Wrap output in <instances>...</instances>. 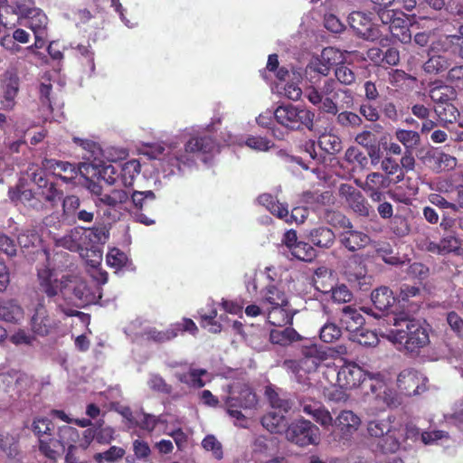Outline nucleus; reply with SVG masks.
<instances>
[{
	"mask_svg": "<svg viewBox=\"0 0 463 463\" xmlns=\"http://www.w3.org/2000/svg\"><path fill=\"white\" fill-rule=\"evenodd\" d=\"M390 326L380 335L390 342L400 345L408 353H418L430 343L429 334L423 323L404 314L387 316L379 326Z\"/></svg>",
	"mask_w": 463,
	"mask_h": 463,
	"instance_id": "obj_1",
	"label": "nucleus"
},
{
	"mask_svg": "<svg viewBox=\"0 0 463 463\" xmlns=\"http://www.w3.org/2000/svg\"><path fill=\"white\" fill-rule=\"evenodd\" d=\"M216 146L215 140L208 135L193 136L184 144V149L172 151L167 156V164L174 168L170 170L175 174V168L180 172L182 165L190 166L195 163L199 155L211 154Z\"/></svg>",
	"mask_w": 463,
	"mask_h": 463,
	"instance_id": "obj_2",
	"label": "nucleus"
},
{
	"mask_svg": "<svg viewBox=\"0 0 463 463\" xmlns=\"http://www.w3.org/2000/svg\"><path fill=\"white\" fill-rule=\"evenodd\" d=\"M324 377L340 389L352 390L360 386L366 377L373 379L374 373H367L353 362H347L341 367L327 366Z\"/></svg>",
	"mask_w": 463,
	"mask_h": 463,
	"instance_id": "obj_3",
	"label": "nucleus"
},
{
	"mask_svg": "<svg viewBox=\"0 0 463 463\" xmlns=\"http://www.w3.org/2000/svg\"><path fill=\"white\" fill-rule=\"evenodd\" d=\"M156 211V194L153 191L131 192L128 212L134 213L138 222L145 225L154 224L155 220L146 213L153 215Z\"/></svg>",
	"mask_w": 463,
	"mask_h": 463,
	"instance_id": "obj_4",
	"label": "nucleus"
},
{
	"mask_svg": "<svg viewBox=\"0 0 463 463\" xmlns=\"http://www.w3.org/2000/svg\"><path fill=\"white\" fill-rule=\"evenodd\" d=\"M378 16L383 24L389 25L388 29L393 38L403 43L411 42V34L403 12L399 10L378 11Z\"/></svg>",
	"mask_w": 463,
	"mask_h": 463,
	"instance_id": "obj_5",
	"label": "nucleus"
},
{
	"mask_svg": "<svg viewBox=\"0 0 463 463\" xmlns=\"http://www.w3.org/2000/svg\"><path fill=\"white\" fill-rule=\"evenodd\" d=\"M329 222H333L334 225L338 223L344 228H349L342 233L341 238L343 245L349 250L354 251L369 244L370 237L362 232L351 230L352 226L349 220L341 213H334Z\"/></svg>",
	"mask_w": 463,
	"mask_h": 463,
	"instance_id": "obj_6",
	"label": "nucleus"
},
{
	"mask_svg": "<svg viewBox=\"0 0 463 463\" xmlns=\"http://www.w3.org/2000/svg\"><path fill=\"white\" fill-rule=\"evenodd\" d=\"M61 321L49 315V312L43 302H39L31 318L32 331L41 336H46L58 331Z\"/></svg>",
	"mask_w": 463,
	"mask_h": 463,
	"instance_id": "obj_7",
	"label": "nucleus"
},
{
	"mask_svg": "<svg viewBox=\"0 0 463 463\" xmlns=\"http://www.w3.org/2000/svg\"><path fill=\"white\" fill-rule=\"evenodd\" d=\"M372 380L373 383H371L370 390L374 395L376 405L380 410L397 407L400 404L398 393L383 380L380 373H374Z\"/></svg>",
	"mask_w": 463,
	"mask_h": 463,
	"instance_id": "obj_8",
	"label": "nucleus"
},
{
	"mask_svg": "<svg viewBox=\"0 0 463 463\" xmlns=\"http://www.w3.org/2000/svg\"><path fill=\"white\" fill-rule=\"evenodd\" d=\"M79 439V432L77 429L63 425L59 427L57 431V438L52 437L51 446L48 447V455L46 458L50 459H56L60 451H63L65 447H68V451H71L75 449L74 442Z\"/></svg>",
	"mask_w": 463,
	"mask_h": 463,
	"instance_id": "obj_9",
	"label": "nucleus"
},
{
	"mask_svg": "<svg viewBox=\"0 0 463 463\" xmlns=\"http://www.w3.org/2000/svg\"><path fill=\"white\" fill-rule=\"evenodd\" d=\"M343 60L342 53L333 47L325 48L321 54L313 57L307 66L306 72H317L320 75L326 76L333 66L338 64Z\"/></svg>",
	"mask_w": 463,
	"mask_h": 463,
	"instance_id": "obj_10",
	"label": "nucleus"
},
{
	"mask_svg": "<svg viewBox=\"0 0 463 463\" xmlns=\"http://www.w3.org/2000/svg\"><path fill=\"white\" fill-rule=\"evenodd\" d=\"M291 442L299 447L317 445L320 440L318 428L309 420H300L297 421L291 431Z\"/></svg>",
	"mask_w": 463,
	"mask_h": 463,
	"instance_id": "obj_11",
	"label": "nucleus"
},
{
	"mask_svg": "<svg viewBox=\"0 0 463 463\" xmlns=\"http://www.w3.org/2000/svg\"><path fill=\"white\" fill-rule=\"evenodd\" d=\"M37 280L39 290L48 298H54L61 295L63 287V277L59 279L54 269L43 267L37 269Z\"/></svg>",
	"mask_w": 463,
	"mask_h": 463,
	"instance_id": "obj_12",
	"label": "nucleus"
},
{
	"mask_svg": "<svg viewBox=\"0 0 463 463\" xmlns=\"http://www.w3.org/2000/svg\"><path fill=\"white\" fill-rule=\"evenodd\" d=\"M55 425L47 417H35L33 420L31 430L39 440V450L45 457L48 455V447L54 435Z\"/></svg>",
	"mask_w": 463,
	"mask_h": 463,
	"instance_id": "obj_13",
	"label": "nucleus"
},
{
	"mask_svg": "<svg viewBox=\"0 0 463 463\" xmlns=\"http://www.w3.org/2000/svg\"><path fill=\"white\" fill-rule=\"evenodd\" d=\"M89 288L83 279L74 276H63L61 297L70 302L88 301Z\"/></svg>",
	"mask_w": 463,
	"mask_h": 463,
	"instance_id": "obj_14",
	"label": "nucleus"
},
{
	"mask_svg": "<svg viewBox=\"0 0 463 463\" xmlns=\"http://www.w3.org/2000/svg\"><path fill=\"white\" fill-rule=\"evenodd\" d=\"M425 378L413 369L402 371L397 378V386L406 395H416L424 391Z\"/></svg>",
	"mask_w": 463,
	"mask_h": 463,
	"instance_id": "obj_15",
	"label": "nucleus"
},
{
	"mask_svg": "<svg viewBox=\"0 0 463 463\" xmlns=\"http://www.w3.org/2000/svg\"><path fill=\"white\" fill-rule=\"evenodd\" d=\"M348 19L350 26L364 40L373 42L380 38L379 29L371 24L370 17L364 13L353 12Z\"/></svg>",
	"mask_w": 463,
	"mask_h": 463,
	"instance_id": "obj_16",
	"label": "nucleus"
},
{
	"mask_svg": "<svg viewBox=\"0 0 463 463\" xmlns=\"http://www.w3.org/2000/svg\"><path fill=\"white\" fill-rule=\"evenodd\" d=\"M288 413V411L285 413L279 410H272L262 417L261 424L271 434H285L288 438L289 431V418Z\"/></svg>",
	"mask_w": 463,
	"mask_h": 463,
	"instance_id": "obj_17",
	"label": "nucleus"
},
{
	"mask_svg": "<svg viewBox=\"0 0 463 463\" xmlns=\"http://www.w3.org/2000/svg\"><path fill=\"white\" fill-rule=\"evenodd\" d=\"M372 301L381 314L373 312L371 308H364L363 310L375 318L382 319L384 317L383 312L394 304L395 298L389 288L380 287L372 292Z\"/></svg>",
	"mask_w": 463,
	"mask_h": 463,
	"instance_id": "obj_18",
	"label": "nucleus"
},
{
	"mask_svg": "<svg viewBox=\"0 0 463 463\" xmlns=\"http://www.w3.org/2000/svg\"><path fill=\"white\" fill-rule=\"evenodd\" d=\"M32 12H35L33 0H8L1 5L0 18H6L9 14H14L17 20L25 19Z\"/></svg>",
	"mask_w": 463,
	"mask_h": 463,
	"instance_id": "obj_19",
	"label": "nucleus"
},
{
	"mask_svg": "<svg viewBox=\"0 0 463 463\" xmlns=\"http://www.w3.org/2000/svg\"><path fill=\"white\" fill-rule=\"evenodd\" d=\"M303 359L301 361V368L305 372L314 371L318 364L327 358L326 351L317 345H305L302 348Z\"/></svg>",
	"mask_w": 463,
	"mask_h": 463,
	"instance_id": "obj_20",
	"label": "nucleus"
},
{
	"mask_svg": "<svg viewBox=\"0 0 463 463\" xmlns=\"http://www.w3.org/2000/svg\"><path fill=\"white\" fill-rule=\"evenodd\" d=\"M432 51L451 52L463 59V25L459 27L458 33L446 35L438 42L433 43Z\"/></svg>",
	"mask_w": 463,
	"mask_h": 463,
	"instance_id": "obj_21",
	"label": "nucleus"
},
{
	"mask_svg": "<svg viewBox=\"0 0 463 463\" xmlns=\"http://www.w3.org/2000/svg\"><path fill=\"white\" fill-rule=\"evenodd\" d=\"M131 192V190L127 188H114L109 193H106L103 198H100V202L102 203L101 206H108L114 210H124L128 212Z\"/></svg>",
	"mask_w": 463,
	"mask_h": 463,
	"instance_id": "obj_22",
	"label": "nucleus"
},
{
	"mask_svg": "<svg viewBox=\"0 0 463 463\" xmlns=\"http://www.w3.org/2000/svg\"><path fill=\"white\" fill-rule=\"evenodd\" d=\"M307 99L321 111L335 115L338 112L336 103L332 98L322 95L316 88H308L306 94Z\"/></svg>",
	"mask_w": 463,
	"mask_h": 463,
	"instance_id": "obj_23",
	"label": "nucleus"
},
{
	"mask_svg": "<svg viewBox=\"0 0 463 463\" xmlns=\"http://www.w3.org/2000/svg\"><path fill=\"white\" fill-rule=\"evenodd\" d=\"M340 321L342 326L351 334V336H353L356 331L362 328L364 318L356 308L347 306L342 309Z\"/></svg>",
	"mask_w": 463,
	"mask_h": 463,
	"instance_id": "obj_24",
	"label": "nucleus"
},
{
	"mask_svg": "<svg viewBox=\"0 0 463 463\" xmlns=\"http://www.w3.org/2000/svg\"><path fill=\"white\" fill-rule=\"evenodd\" d=\"M25 20V25L33 32L35 39H43L45 36L48 18L42 10L35 7V12H32Z\"/></svg>",
	"mask_w": 463,
	"mask_h": 463,
	"instance_id": "obj_25",
	"label": "nucleus"
},
{
	"mask_svg": "<svg viewBox=\"0 0 463 463\" xmlns=\"http://www.w3.org/2000/svg\"><path fill=\"white\" fill-rule=\"evenodd\" d=\"M207 373L205 369H195L189 366L188 372H176L175 378L182 383L188 385L194 389H201L205 385L204 381L202 379Z\"/></svg>",
	"mask_w": 463,
	"mask_h": 463,
	"instance_id": "obj_26",
	"label": "nucleus"
},
{
	"mask_svg": "<svg viewBox=\"0 0 463 463\" xmlns=\"http://www.w3.org/2000/svg\"><path fill=\"white\" fill-rule=\"evenodd\" d=\"M141 165L137 160H129L126 162L119 172V183L127 189L133 191V184L136 178L139 175Z\"/></svg>",
	"mask_w": 463,
	"mask_h": 463,
	"instance_id": "obj_27",
	"label": "nucleus"
},
{
	"mask_svg": "<svg viewBox=\"0 0 463 463\" xmlns=\"http://www.w3.org/2000/svg\"><path fill=\"white\" fill-rule=\"evenodd\" d=\"M47 166L52 168L57 176L66 183H69L76 178L78 170L75 165L65 161L49 160Z\"/></svg>",
	"mask_w": 463,
	"mask_h": 463,
	"instance_id": "obj_28",
	"label": "nucleus"
},
{
	"mask_svg": "<svg viewBox=\"0 0 463 463\" xmlns=\"http://www.w3.org/2000/svg\"><path fill=\"white\" fill-rule=\"evenodd\" d=\"M264 395L267 398L272 410L288 412L289 409V402L281 397L280 389L273 384L265 387Z\"/></svg>",
	"mask_w": 463,
	"mask_h": 463,
	"instance_id": "obj_29",
	"label": "nucleus"
},
{
	"mask_svg": "<svg viewBox=\"0 0 463 463\" xmlns=\"http://www.w3.org/2000/svg\"><path fill=\"white\" fill-rule=\"evenodd\" d=\"M291 255L303 261H311L315 250L306 242L297 241L296 232L291 230Z\"/></svg>",
	"mask_w": 463,
	"mask_h": 463,
	"instance_id": "obj_30",
	"label": "nucleus"
},
{
	"mask_svg": "<svg viewBox=\"0 0 463 463\" xmlns=\"http://www.w3.org/2000/svg\"><path fill=\"white\" fill-rule=\"evenodd\" d=\"M260 204L265 206L273 215L284 219L288 217V207L282 203H279L276 199L269 194H263L258 197ZM286 222H288V219H285Z\"/></svg>",
	"mask_w": 463,
	"mask_h": 463,
	"instance_id": "obj_31",
	"label": "nucleus"
},
{
	"mask_svg": "<svg viewBox=\"0 0 463 463\" xmlns=\"http://www.w3.org/2000/svg\"><path fill=\"white\" fill-rule=\"evenodd\" d=\"M267 291L268 294L266 298L271 305H273L272 311H270L269 315V319L271 324L276 325V322L271 320L272 316L282 312L281 307L287 306L288 299L284 292L279 290L275 286L268 288Z\"/></svg>",
	"mask_w": 463,
	"mask_h": 463,
	"instance_id": "obj_32",
	"label": "nucleus"
},
{
	"mask_svg": "<svg viewBox=\"0 0 463 463\" xmlns=\"http://www.w3.org/2000/svg\"><path fill=\"white\" fill-rule=\"evenodd\" d=\"M23 308L14 300L0 304V320L17 323L23 317Z\"/></svg>",
	"mask_w": 463,
	"mask_h": 463,
	"instance_id": "obj_33",
	"label": "nucleus"
},
{
	"mask_svg": "<svg viewBox=\"0 0 463 463\" xmlns=\"http://www.w3.org/2000/svg\"><path fill=\"white\" fill-rule=\"evenodd\" d=\"M429 95L431 100L437 105L446 104L456 99L455 90L448 85L430 87Z\"/></svg>",
	"mask_w": 463,
	"mask_h": 463,
	"instance_id": "obj_34",
	"label": "nucleus"
},
{
	"mask_svg": "<svg viewBox=\"0 0 463 463\" xmlns=\"http://www.w3.org/2000/svg\"><path fill=\"white\" fill-rule=\"evenodd\" d=\"M72 141L84 150L82 158L87 161L97 160L101 153L100 146L93 140L73 137Z\"/></svg>",
	"mask_w": 463,
	"mask_h": 463,
	"instance_id": "obj_35",
	"label": "nucleus"
},
{
	"mask_svg": "<svg viewBox=\"0 0 463 463\" xmlns=\"http://www.w3.org/2000/svg\"><path fill=\"white\" fill-rule=\"evenodd\" d=\"M342 431L353 433L361 424L360 418L352 411H343L335 421Z\"/></svg>",
	"mask_w": 463,
	"mask_h": 463,
	"instance_id": "obj_36",
	"label": "nucleus"
},
{
	"mask_svg": "<svg viewBox=\"0 0 463 463\" xmlns=\"http://www.w3.org/2000/svg\"><path fill=\"white\" fill-rule=\"evenodd\" d=\"M394 137L405 150H413L420 144V136L417 131L397 128Z\"/></svg>",
	"mask_w": 463,
	"mask_h": 463,
	"instance_id": "obj_37",
	"label": "nucleus"
},
{
	"mask_svg": "<svg viewBox=\"0 0 463 463\" xmlns=\"http://www.w3.org/2000/svg\"><path fill=\"white\" fill-rule=\"evenodd\" d=\"M434 110L443 125L452 124L459 117L458 109L451 101L446 104L436 105Z\"/></svg>",
	"mask_w": 463,
	"mask_h": 463,
	"instance_id": "obj_38",
	"label": "nucleus"
},
{
	"mask_svg": "<svg viewBox=\"0 0 463 463\" xmlns=\"http://www.w3.org/2000/svg\"><path fill=\"white\" fill-rule=\"evenodd\" d=\"M310 241L316 246L328 248L335 241V234L329 228L319 227L310 232Z\"/></svg>",
	"mask_w": 463,
	"mask_h": 463,
	"instance_id": "obj_39",
	"label": "nucleus"
},
{
	"mask_svg": "<svg viewBox=\"0 0 463 463\" xmlns=\"http://www.w3.org/2000/svg\"><path fill=\"white\" fill-rule=\"evenodd\" d=\"M390 185L388 176L379 173L372 172L366 175L364 180V191H374L377 189H386Z\"/></svg>",
	"mask_w": 463,
	"mask_h": 463,
	"instance_id": "obj_40",
	"label": "nucleus"
},
{
	"mask_svg": "<svg viewBox=\"0 0 463 463\" xmlns=\"http://www.w3.org/2000/svg\"><path fill=\"white\" fill-rule=\"evenodd\" d=\"M146 335L148 340L158 344L169 342L177 337L173 324L165 330H158L155 327L149 328L146 331Z\"/></svg>",
	"mask_w": 463,
	"mask_h": 463,
	"instance_id": "obj_41",
	"label": "nucleus"
},
{
	"mask_svg": "<svg viewBox=\"0 0 463 463\" xmlns=\"http://www.w3.org/2000/svg\"><path fill=\"white\" fill-rule=\"evenodd\" d=\"M237 401V405L242 409H253L258 404V398L254 391L244 385L241 388L239 395L237 397H233Z\"/></svg>",
	"mask_w": 463,
	"mask_h": 463,
	"instance_id": "obj_42",
	"label": "nucleus"
},
{
	"mask_svg": "<svg viewBox=\"0 0 463 463\" xmlns=\"http://www.w3.org/2000/svg\"><path fill=\"white\" fill-rule=\"evenodd\" d=\"M27 175L37 185L39 190L46 188L52 183L47 179L45 169L36 165H32L28 167Z\"/></svg>",
	"mask_w": 463,
	"mask_h": 463,
	"instance_id": "obj_43",
	"label": "nucleus"
},
{
	"mask_svg": "<svg viewBox=\"0 0 463 463\" xmlns=\"http://www.w3.org/2000/svg\"><path fill=\"white\" fill-rule=\"evenodd\" d=\"M126 454V451L123 448L111 446L108 450L104 452L96 453L94 455V459L98 463L108 462L113 463L121 459Z\"/></svg>",
	"mask_w": 463,
	"mask_h": 463,
	"instance_id": "obj_44",
	"label": "nucleus"
},
{
	"mask_svg": "<svg viewBox=\"0 0 463 463\" xmlns=\"http://www.w3.org/2000/svg\"><path fill=\"white\" fill-rule=\"evenodd\" d=\"M392 425L387 420H374L368 422L367 431L371 437L381 439L388 432H391Z\"/></svg>",
	"mask_w": 463,
	"mask_h": 463,
	"instance_id": "obj_45",
	"label": "nucleus"
},
{
	"mask_svg": "<svg viewBox=\"0 0 463 463\" xmlns=\"http://www.w3.org/2000/svg\"><path fill=\"white\" fill-rule=\"evenodd\" d=\"M449 67L448 60L441 55H432L423 64V70L427 73L438 74Z\"/></svg>",
	"mask_w": 463,
	"mask_h": 463,
	"instance_id": "obj_46",
	"label": "nucleus"
},
{
	"mask_svg": "<svg viewBox=\"0 0 463 463\" xmlns=\"http://www.w3.org/2000/svg\"><path fill=\"white\" fill-rule=\"evenodd\" d=\"M350 338L364 346H374L379 342L378 335L375 332L363 327L356 331V333L354 334L353 336H350Z\"/></svg>",
	"mask_w": 463,
	"mask_h": 463,
	"instance_id": "obj_47",
	"label": "nucleus"
},
{
	"mask_svg": "<svg viewBox=\"0 0 463 463\" xmlns=\"http://www.w3.org/2000/svg\"><path fill=\"white\" fill-rule=\"evenodd\" d=\"M237 401L238 400L234 399L233 397H227L225 400L227 413L237 420L235 425L245 428L247 420L244 414L241 411V408L237 405Z\"/></svg>",
	"mask_w": 463,
	"mask_h": 463,
	"instance_id": "obj_48",
	"label": "nucleus"
},
{
	"mask_svg": "<svg viewBox=\"0 0 463 463\" xmlns=\"http://www.w3.org/2000/svg\"><path fill=\"white\" fill-rule=\"evenodd\" d=\"M460 243L453 235L444 237L438 244H434L430 249L436 250L440 254L456 251L459 249Z\"/></svg>",
	"mask_w": 463,
	"mask_h": 463,
	"instance_id": "obj_49",
	"label": "nucleus"
},
{
	"mask_svg": "<svg viewBox=\"0 0 463 463\" xmlns=\"http://www.w3.org/2000/svg\"><path fill=\"white\" fill-rule=\"evenodd\" d=\"M314 115L306 109H298L291 106V129L295 128L294 124L300 122L307 128H311Z\"/></svg>",
	"mask_w": 463,
	"mask_h": 463,
	"instance_id": "obj_50",
	"label": "nucleus"
},
{
	"mask_svg": "<svg viewBox=\"0 0 463 463\" xmlns=\"http://www.w3.org/2000/svg\"><path fill=\"white\" fill-rule=\"evenodd\" d=\"M345 158L349 164H355L362 169L367 167V156L359 148L355 146H351L346 149Z\"/></svg>",
	"mask_w": 463,
	"mask_h": 463,
	"instance_id": "obj_51",
	"label": "nucleus"
},
{
	"mask_svg": "<svg viewBox=\"0 0 463 463\" xmlns=\"http://www.w3.org/2000/svg\"><path fill=\"white\" fill-rule=\"evenodd\" d=\"M107 264L116 269H122L128 262V256L119 249H111L106 256Z\"/></svg>",
	"mask_w": 463,
	"mask_h": 463,
	"instance_id": "obj_52",
	"label": "nucleus"
},
{
	"mask_svg": "<svg viewBox=\"0 0 463 463\" xmlns=\"http://www.w3.org/2000/svg\"><path fill=\"white\" fill-rule=\"evenodd\" d=\"M202 446L205 450L212 451L214 458L220 460L223 458L222 443L215 438L214 435H207L203 439Z\"/></svg>",
	"mask_w": 463,
	"mask_h": 463,
	"instance_id": "obj_53",
	"label": "nucleus"
},
{
	"mask_svg": "<svg viewBox=\"0 0 463 463\" xmlns=\"http://www.w3.org/2000/svg\"><path fill=\"white\" fill-rule=\"evenodd\" d=\"M400 448V442L391 431L379 439L378 449L383 453H394Z\"/></svg>",
	"mask_w": 463,
	"mask_h": 463,
	"instance_id": "obj_54",
	"label": "nucleus"
},
{
	"mask_svg": "<svg viewBox=\"0 0 463 463\" xmlns=\"http://www.w3.org/2000/svg\"><path fill=\"white\" fill-rule=\"evenodd\" d=\"M147 384L152 391L165 395H170L173 392L172 385L168 384L159 374H153L148 380Z\"/></svg>",
	"mask_w": 463,
	"mask_h": 463,
	"instance_id": "obj_55",
	"label": "nucleus"
},
{
	"mask_svg": "<svg viewBox=\"0 0 463 463\" xmlns=\"http://www.w3.org/2000/svg\"><path fill=\"white\" fill-rule=\"evenodd\" d=\"M18 93V83L10 81L6 84L1 104L5 109H12L14 106V99Z\"/></svg>",
	"mask_w": 463,
	"mask_h": 463,
	"instance_id": "obj_56",
	"label": "nucleus"
},
{
	"mask_svg": "<svg viewBox=\"0 0 463 463\" xmlns=\"http://www.w3.org/2000/svg\"><path fill=\"white\" fill-rule=\"evenodd\" d=\"M274 73L279 82L276 83L272 88L273 91L279 95L289 98V91L288 90V87H289V85L285 82L288 71L285 67H279Z\"/></svg>",
	"mask_w": 463,
	"mask_h": 463,
	"instance_id": "obj_57",
	"label": "nucleus"
},
{
	"mask_svg": "<svg viewBox=\"0 0 463 463\" xmlns=\"http://www.w3.org/2000/svg\"><path fill=\"white\" fill-rule=\"evenodd\" d=\"M17 241L22 249L35 248L41 242L38 233L33 230H27L20 233Z\"/></svg>",
	"mask_w": 463,
	"mask_h": 463,
	"instance_id": "obj_58",
	"label": "nucleus"
},
{
	"mask_svg": "<svg viewBox=\"0 0 463 463\" xmlns=\"http://www.w3.org/2000/svg\"><path fill=\"white\" fill-rule=\"evenodd\" d=\"M349 206L361 215L368 214L367 203L361 192L353 194L348 199L345 200Z\"/></svg>",
	"mask_w": 463,
	"mask_h": 463,
	"instance_id": "obj_59",
	"label": "nucleus"
},
{
	"mask_svg": "<svg viewBox=\"0 0 463 463\" xmlns=\"http://www.w3.org/2000/svg\"><path fill=\"white\" fill-rule=\"evenodd\" d=\"M304 153L306 155L305 158L291 156V162L297 163L304 169H308V164L311 160L315 159L317 155L315 150V143L313 141L309 140L306 142L304 145Z\"/></svg>",
	"mask_w": 463,
	"mask_h": 463,
	"instance_id": "obj_60",
	"label": "nucleus"
},
{
	"mask_svg": "<svg viewBox=\"0 0 463 463\" xmlns=\"http://www.w3.org/2000/svg\"><path fill=\"white\" fill-rule=\"evenodd\" d=\"M40 194L44 201L49 203L52 206L56 205L62 197V191L57 189L53 183H51L46 188L41 189Z\"/></svg>",
	"mask_w": 463,
	"mask_h": 463,
	"instance_id": "obj_61",
	"label": "nucleus"
},
{
	"mask_svg": "<svg viewBox=\"0 0 463 463\" xmlns=\"http://www.w3.org/2000/svg\"><path fill=\"white\" fill-rule=\"evenodd\" d=\"M80 208V200L76 195H67L62 200V211L66 217H75Z\"/></svg>",
	"mask_w": 463,
	"mask_h": 463,
	"instance_id": "obj_62",
	"label": "nucleus"
},
{
	"mask_svg": "<svg viewBox=\"0 0 463 463\" xmlns=\"http://www.w3.org/2000/svg\"><path fill=\"white\" fill-rule=\"evenodd\" d=\"M341 335V329L333 323H327L320 329V339L325 343H332Z\"/></svg>",
	"mask_w": 463,
	"mask_h": 463,
	"instance_id": "obj_63",
	"label": "nucleus"
},
{
	"mask_svg": "<svg viewBox=\"0 0 463 463\" xmlns=\"http://www.w3.org/2000/svg\"><path fill=\"white\" fill-rule=\"evenodd\" d=\"M433 160L437 165L438 171L450 170L457 165L456 157L445 153H437L433 156Z\"/></svg>",
	"mask_w": 463,
	"mask_h": 463,
	"instance_id": "obj_64",
	"label": "nucleus"
}]
</instances>
